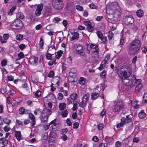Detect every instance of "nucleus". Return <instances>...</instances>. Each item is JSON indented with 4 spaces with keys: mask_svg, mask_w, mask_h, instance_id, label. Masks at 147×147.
Listing matches in <instances>:
<instances>
[{
    "mask_svg": "<svg viewBox=\"0 0 147 147\" xmlns=\"http://www.w3.org/2000/svg\"><path fill=\"white\" fill-rule=\"evenodd\" d=\"M107 10L110 11V13L114 14V17L119 18L121 15V11L117 2H112L107 5Z\"/></svg>",
    "mask_w": 147,
    "mask_h": 147,
    "instance_id": "1",
    "label": "nucleus"
},
{
    "mask_svg": "<svg viewBox=\"0 0 147 147\" xmlns=\"http://www.w3.org/2000/svg\"><path fill=\"white\" fill-rule=\"evenodd\" d=\"M140 42L139 40L136 39L130 43L129 51L132 53H136L140 50Z\"/></svg>",
    "mask_w": 147,
    "mask_h": 147,
    "instance_id": "2",
    "label": "nucleus"
},
{
    "mask_svg": "<svg viewBox=\"0 0 147 147\" xmlns=\"http://www.w3.org/2000/svg\"><path fill=\"white\" fill-rule=\"evenodd\" d=\"M125 103L121 100H117L115 102L113 107V111L114 112H119L124 108Z\"/></svg>",
    "mask_w": 147,
    "mask_h": 147,
    "instance_id": "3",
    "label": "nucleus"
},
{
    "mask_svg": "<svg viewBox=\"0 0 147 147\" xmlns=\"http://www.w3.org/2000/svg\"><path fill=\"white\" fill-rule=\"evenodd\" d=\"M51 111L50 109L45 108L43 110L40 116L41 120L43 122L47 121L49 116L51 114Z\"/></svg>",
    "mask_w": 147,
    "mask_h": 147,
    "instance_id": "4",
    "label": "nucleus"
},
{
    "mask_svg": "<svg viewBox=\"0 0 147 147\" xmlns=\"http://www.w3.org/2000/svg\"><path fill=\"white\" fill-rule=\"evenodd\" d=\"M11 27L14 29H19L23 26V24L22 22L18 18L13 21L11 24Z\"/></svg>",
    "mask_w": 147,
    "mask_h": 147,
    "instance_id": "5",
    "label": "nucleus"
},
{
    "mask_svg": "<svg viewBox=\"0 0 147 147\" xmlns=\"http://www.w3.org/2000/svg\"><path fill=\"white\" fill-rule=\"evenodd\" d=\"M132 115L130 114L127 115L126 118L123 117L121 119V122L120 123H119L117 125V128H120L125 123H128L131 122L132 120Z\"/></svg>",
    "mask_w": 147,
    "mask_h": 147,
    "instance_id": "6",
    "label": "nucleus"
},
{
    "mask_svg": "<svg viewBox=\"0 0 147 147\" xmlns=\"http://www.w3.org/2000/svg\"><path fill=\"white\" fill-rule=\"evenodd\" d=\"M57 119H55L53 120L49 124H47L44 125V127L45 129H49L50 125H51V127H52V129H55L57 127H58L59 125L57 122Z\"/></svg>",
    "mask_w": 147,
    "mask_h": 147,
    "instance_id": "7",
    "label": "nucleus"
},
{
    "mask_svg": "<svg viewBox=\"0 0 147 147\" xmlns=\"http://www.w3.org/2000/svg\"><path fill=\"white\" fill-rule=\"evenodd\" d=\"M118 75L122 80L125 78L129 77V75L127 74V71L125 70L121 71H119L118 73Z\"/></svg>",
    "mask_w": 147,
    "mask_h": 147,
    "instance_id": "8",
    "label": "nucleus"
},
{
    "mask_svg": "<svg viewBox=\"0 0 147 147\" xmlns=\"http://www.w3.org/2000/svg\"><path fill=\"white\" fill-rule=\"evenodd\" d=\"M75 48H79V50H76L75 53L80 54V56H83L84 55V53H83V47L81 45L76 44L75 45Z\"/></svg>",
    "mask_w": 147,
    "mask_h": 147,
    "instance_id": "9",
    "label": "nucleus"
},
{
    "mask_svg": "<svg viewBox=\"0 0 147 147\" xmlns=\"http://www.w3.org/2000/svg\"><path fill=\"white\" fill-rule=\"evenodd\" d=\"M48 129H43L42 130V132L43 133L42 134L41 140L43 142L46 141L48 138V131H47Z\"/></svg>",
    "mask_w": 147,
    "mask_h": 147,
    "instance_id": "10",
    "label": "nucleus"
},
{
    "mask_svg": "<svg viewBox=\"0 0 147 147\" xmlns=\"http://www.w3.org/2000/svg\"><path fill=\"white\" fill-rule=\"evenodd\" d=\"M123 83L124 85L127 86H130L133 84V80H130L129 78H125L122 80Z\"/></svg>",
    "mask_w": 147,
    "mask_h": 147,
    "instance_id": "11",
    "label": "nucleus"
},
{
    "mask_svg": "<svg viewBox=\"0 0 147 147\" xmlns=\"http://www.w3.org/2000/svg\"><path fill=\"white\" fill-rule=\"evenodd\" d=\"M52 4L54 8L57 10H60L63 7V5L62 2L52 3Z\"/></svg>",
    "mask_w": 147,
    "mask_h": 147,
    "instance_id": "12",
    "label": "nucleus"
},
{
    "mask_svg": "<svg viewBox=\"0 0 147 147\" xmlns=\"http://www.w3.org/2000/svg\"><path fill=\"white\" fill-rule=\"evenodd\" d=\"M43 8L42 4H39L37 6L35 11V13L37 16H40L41 14V11Z\"/></svg>",
    "mask_w": 147,
    "mask_h": 147,
    "instance_id": "13",
    "label": "nucleus"
},
{
    "mask_svg": "<svg viewBox=\"0 0 147 147\" xmlns=\"http://www.w3.org/2000/svg\"><path fill=\"white\" fill-rule=\"evenodd\" d=\"M38 61L37 58L32 56L30 57L29 61L30 64L36 66L37 64Z\"/></svg>",
    "mask_w": 147,
    "mask_h": 147,
    "instance_id": "14",
    "label": "nucleus"
},
{
    "mask_svg": "<svg viewBox=\"0 0 147 147\" xmlns=\"http://www.w3.org/2000/svg\"><path fill=\"white\" fill-rule=\"evenodd\" d=\"M74 8V3L72 2H69L67 3L66 6L67 10L69 11H72Z\"/></svg>",
    "mask_w": 147,
    "mask_h": 147,
    "instance_id": "15",
    "label": "nucleus"
},
{
    "mask_svg": "<svg viewBox=\"0 0 147 147\" xmlns=\"http://www.w3.org/2000/svg\"><path fill=\"white\" fill-rule=\"evenodd\" d=\"M125 21L129 24H132L134 22V19L131 16H129L125 17Z\"/></svg>",
    "mask_w": 147,
    "mask_h": 147,
    "instance_id": "16",
    "label": "nucleus"
},
{
    "mask_svg": "<svg viewBox=\"0 0 147 147\" xmlns=\"http://www.w3.org/2000/svg\"><path fill=\"white\" fill-rule=\"evenodd\" d=\"M71 34L72 35V36L70 40L72 41L74 40L78 39L79 38V34L77 32H71Z\"/></svg>",
    "mask_w": 147,
    "mask_h": 147,
    "instance_id": "17",
    "label": "nucleus"
},
{
    "mask_svg": "<svg viewBox=\"0 0 147 147\" xmlns=\"http://www.w3.org/2000/svg\"><path fill=\"white\" fill-rule=\"evenodd\" d=\"M0 141L2 142V144L3 145V146H2L1 147H5V146L8 143V140L7 138H1Z\"/></svg>",
    "mask_w": 147,
    "mask_h": 147,
    "instance_id": "18",
    "label": "nucleus"
},
{
    "mask_svg": "<svg viewBox=\"0 0 147 147\" xmlns=\"http://www.w3.org/2000/svg\"><path fill=\"white\" fill-rule=\"evenodd\" d=\"M15 134L16 139L19 141L22 139L21 136V132L18 131H15Z\"/></svg>",
    "mask_w": 147,
    "mask_h": 147,
    "instance_id": "19",
    "label": "nucleus"
},
{
    "mask_svg": "<svg viewBox=\"0 0 147 147\" xmlns=\"http://www.w3.org/2000/svg\"><path fill=\"white\" fill-rule=\"evenodd\" d=\"M90 47L91 48H94L95 50H94L93 52H95L97 54H98V48L97 45H95L91 44L90 45Z\"/></svg>",
    "mask_w": 147,
    "mask_h": 147,
    "instance_id": "20",
    "label": "nucleus"
},
{
    "mask_svg": "<svg viewBox=\"0 0 147 147\" xmlns=\"http://www.w3.org/2000/svg\"><path fill=\"white\" fill-rule=\"evenodd\" d=\"M55 141L52 139L49 140V145L50 147H55Z\"/></svg>",
    "mask_w": 147,
    "mask_h": 147,
    "instance_id": "21",
    "label": "nucleus"
},
{
    "mask_svg": "<svg viewBox=\"0 0 147 147\" xmlns=\"http://www.w3.org/2000/svg\"><path fill=\"white\" fill-rule=\"evenodd\" d=\"M94 24H90V25H89V26H88L87 27V30H88L90 32H92L94 30Z\"/></svg>",
    "mask_w": 147,
    "mask_h": 147,
    "instance_id": "22",
    "label": "nucleus"
},
{
    "mask_svg": "<svg viewBox=\"0 0 147 147\" xmlns=\"http://www.w3.org/2000/svg\"><path fill=\"white\" fill-rule=\"evenodd\" d=\"M87 105V102L84 100H82V101L79 103V106L82 108H84Z\"/></svg>",
    "mask_w": 147,
    "mask_h": 147,
    "instance_id": "23",
    "label": "nucleus"
},
{
    "mask_svg": "<svg viewBox=\"0 0 147 147\" xmlns=\"http://www.w3.org/2000/svg\"><path fill=\"white\" fill-rule=\"evenodd\" d=\"M146 115V113L143 111H141L138 114V117L140 119H143L145 117Z\"/></svg>",
    "mask_w": 147,
    "mask_h": 147,
    "instance_id": "24",
    "label": "nucleus"
},
{
    "mask_svg": "<svg viewBox=\"0 0 147 147\" xmlns=\"http://www.w3.org/2000/svg\"><path fill=\"white\" fill-rule=\"evenodd\" d=\"M16 6H13L10 9V11L8 12V15L9 16L12 15L13 12L16 9Z\"/></svg>",
    "mask_w": 147,
    "mask_h": 147,
    "instance_id": "25",
    "label": "nucleus"
},
{
    "mask_svg": "<svg viewBox=\"0 0 147 147\" xmlns=\"http://www.w3.org/2000/svg\"><path fill=\"white\" fill-rule=\"evenodd\" d=\"M50 136L51 138H55L56 136V133H55V131L53 130L51 131L50 130Z\"/></svg>",
    "mask_w": 147,
    "mask_h": 147,
    "instance_id": "26",
    "label": "nucleus"
},
{
    "mask_svg": "<svg viewBox=\"0 0 147 147\" xmlns=\"http://www.w3.org/2000/svg\"><path fill=\"white\" fill-rule=\"evenodd\" d=\"M99 96V94L98 93L95 92L93 93H92L91 97L92 99H95Z\"/></svg>",
    "mask_w": 147,
    "mask_h": 147,
    "instance_id": "27",
    "label": "nucleus"
},
{
    "mask_svg": "<svg viewBox=\"0 0 147 147\" xmlns=\"http://www.w3.org/2000/svg\"><path fill=\"white\" fill-rule=\"evenodd\" d=\"M105 139L106 142L108 143H110L113 141V138L112 137H109L106 136Z\"/></svg>",
    "mask_w": 147,
    "mask_h": 147,
    "instance_id": "28",
    "label": "nucleus"
},
{
    "mask_svg": "<svg viewBox=\"0 0 147 147\" xmlns=\"http://www.w3.org/2000/svg\"><path fill=\"white\" fill-rule=\"evenodd\" d=\"M90 95L89 94H86L84 95L82 98V100H84L87 103V101L88 100Z\"/></svg>",
    "mask_w": 147,
    "mask_h": 147,
    "instance_id": "29",
    "label": "nucleus"
},
{
    "mask_svg": "<svg viewBox=\"0 0 147 147\" xmlns=\"http://www.w3.org/2000/svg\"><path fill=\"white\" fill-rule=\"evenodd\" d=\"M137 15L139 17H142L143 15V11L140 9L137 11L136 12Z\"/></svg>",
    "mask_w": 147,
    "mask_h": 147,
    "instance_id": "30",
    "label": "nucleus"
},
{
    "mask_svg": "<svg viewBox=\"0 0 147 147\" xmlns=\"http://www.w3.org/2000/svg\"><path fill=\"white\" fill-rule=\"evenodd\" d=\"M63 51H59L57 52V54L55 56V58L57 59H59L61 56Z\"/></svg>",
    "mask_w": 147,
    "mask_h": 147,
    "instance_id": "31",
    "label": "nucleus"
},
{
    "mask_svg": "<svg viewBox=\"0 0 147 147\" xmlns=\"http://www.w3.org/2000/svg\"><path fill=\"white\" fill-rule=\"evenodd\" d=\"M40 41L39 43V45L40 49H42V47L43 46L44 43L43 39L42 38H40Z\"/></svg>",
    "mask_w": 147,
    "mask_h": 147,
    "instance_id": "32",
    "label": "nucleus"
},
{
    "mask_svg": "<svg viewBox=\"0 0 147 147\" xmlns=\"http://www.w3.org/2000/svg\"><path fill=\"white\" fill-rule=\"evenodd\" d=\"M106 63L105 61H102L100 67H98V69L100 70L103 69V67L105 66Z\"/></svg>",
    "mask_w": 147,
    "mask_h": 147,
    "instance_id": "33",
    "label": "nucleus"
},
{
    "mask_svg": "<svg viewBox=\"0 0 147 147\" xmlns=\"http://www.w3.org/2000/svg\"><path fill=\"white\" fill-rule=\"evenodd\" d=\"M134 79L136 80L135 82L136 84L137 85H142L141 84V79H138L136 80L135 76H134Z\"/></svg>",
    "mask_w": 147,
    "mask_h": 147,
    "instance_id": "34",
    "label": "nucleus"
},
{
    "mask_svg": "<svg viewBox=\"0 0 147 147\" xmlns=\"http://www.w3.org/2000/svg\"><path fill=\"white\" fill-rule=\"evenodd\" d=\"M143 102L145 103L147 102V92L144 93L143 96L142 102Z\"/></svg>",
    "mask_w": 147,
    "mask_h": 147,
    "instance_id": "35",
    "label": "nucleus"
},
{
    "mask_svg": "<svg viewBox=\"0 0 147 147\" xmlns=\"http://www.w3.org/2000/svg\"><path fill=\"white\" fill-rule=\"evenodd\" d=\"M125 86L124 85H120L118 87L119 90L120 92H123L125 90V88H124Z\"/></svg>",
    "mask_w": 147,
    "mask_h": 147,
    "instance_id": "36",
    "label": "nucleus"
},
{
    "mask_svg": "<svg viewBox=\"0 0 147 147\" xmlns=\"http://www.w3.org/2000/svg\"><path fill=\"white\" fill-rule=\"evenodd\" d=\"M65 107V104L63 103L60 104L59 106V109L61 110H64Z\"/></svg>",
    "mask_w": 147,
    "mask_h": 147,
    "instance_id": "37",
    "label": "nucleus"
},
{
    "mask_svg": "<svg viewBox=\"0 0 147 147\" xmlns=\"http://www.w3.org/2000/svg\"><path fill=\"white\" fill-rule=\"evenodd\" d=\"M73 102L74 103L73 104V107L72 108V110L73 111H75L77 109V101H73Z\"/></svg>",
    "mask_w": 147,
    "mask_h": 147,
    "instance_id": "38",
    "label": "nucleus"
},
{
    "mask_svg": "<svg viewBox=\"0 0 147 147\" xmlns=\"http://www.w3.org/2000/svg\"><path fill=\"white\" fill-rule=\"evenodd\" d=\"M54 53L51 54L48 52L47 53L46 55V58L48 60H50L52 59V55H53Z\"/></svg>",
    "mask_w": 147,
    "mask_h": 147,
    "instance_id": "39",
    "label": "nucleus"
},
{
    "mask_svg": "<svg viewBox=\"0 0 147 147\" xmlns=\"http://www.w3.org/2000/svg\"><path fill=\"white\" fill-rule=\"evenodd\" d=\"M79 83L80 84L83 85L85 83V79L83 78H80L79 81Z\"/></svg>",
    "mask_w": 147,
    "mask_h": 147,
    "instance_id": "40",
    "label": "nucleus"
},
{
    "mask_svg": "<svg viewBox=\"0 0 147 147\" xmlns=\"http://www.w3.org/2000/svg\"><path fill=\"white\" fill-rule=\"evenodd\" d=\"M41 92L38 90L36 91L35 93V95L36 97H39L41 95Z\"/></svg>",
    "mask_w": 147,
    "mask_h": 147,
    "instance_id": "41",
    "label": "nucleus"
},
{
    "mask_svg": "<svg viewBox=\"0 0 147 147\" xmlns=\"http://www.w3.org/2000/svg\"><path fill=\"white\" fill-rule=\"evenodd\" d=\"M68 114V112L66 109L65 110L62 112L61 113V115L62 117H66Z\"/></svg>",
    "mask_w": 147,
    "mask_h": 147,
    "instance_id": "42",
    "label": "nucleus"
},
{
    "mask_svg": "<svg viewBox=\"0 0 147 147\" xmlns=\"http://www.w3.org/2000/svg\"><path fill=\"white\" fill-rule=\"evenodd\" d=\"M54 72L53 71L51 70L49 72L48 74V76L50 78H52L54 76Z\"/></svg>",
    "mask_w": 147,
    "mask_h": 147,
    "instance_id": "43",
    "label": "nucleus"
},
{
    "mask_svg": "<svg viewBox=\"0 0 147 147\" xmlns=\"http://www.w3.org/2000/svg\"><path fill=\"white\" fill-rule=\"evenodd\" d=\"M77 96V94L76 93H74L70 95V97L71 99L74 100L76 98Z\"/></svg>",
    "mask_w": 147,
    "mask_h": 147,
    "instance_id": "44",
    "label": "nucleus"
},
{
    "mask_svg": "<svg viewBox=\"0 0 147 147\" xmlns=\"http://www.w3.org/2000/svg\"><path fill=\"white\" fill-rule=\"evenodd\" d=\"M18 56L19 57L18 59H21L23 58L24 57V54L22 52H21L20 53L18 54Z\"/></svg>",
    "mask_w": 147,
    "mask_h": 147,
    "instance_id": "45",
    "label": "nucleus"
},
{
    "mask_svg": "<svg viewBox=\"0 0 147 147\" xmlns=\"http://www.w3.org/2000/svg\"><path fill=\"white\" fill-rule=\"evenodd\" d=\"M24 36L23 35L19 34L16 36V39L17 40H20L22 39Z\"/></svg>",
    "mask_w": 147,
    "mask_h": 147,
    "instance_id": "46",
    "label": "nucleus"
},
{
    "mask_svg": "<svg viewBox=\"0 0 147 147\" xmlns=\"http://www.w3.org/2000/svg\"><path fill=\"white\" fill-rule=\"evenodd\" d=\"M61 20V19L58 17H55L53 19V21L55 23H58Z\"/></svg>",
    "mask_w": 147,
    "mask_h": 147,
    "instance_id": "47",
    "label": "nucleus"
},
{
    "mask_svg": "<svg viewBox=\"0 0 147 147\" xmlns=\"http://www.w3.org/2000/svg\"><path fill=\"white\" fill-rule=\"evenodd\" d=\"M113 33L111 31H109L108 34V36L109 39L111 40L113 37Z\"/></svg>",
    "mask_w": 147,
    "mask_h": 147,
    "instance_id": "48",
    "label": "nucleus"
},
{
    "mask_svg": "<svg viewBox=\"0 0 147 147\" xmlns=\"http://www.w3.org/2000/svg\"><path fill=\"white\" fill-rule=\"evenodd\" d=\"M110 55H107L105 57V59L103 61H105V62L107 63L109 60L110 59Z\"/></svg>",
    "mask_w": 147,
    "mask_h": 147,
    "instance_id": "49",
    "label": "nucleus"
},
{
    "mask_svg": "<svg viewBox=\"0 0 147 147\" xmlns=\"http://www.w3.org/2000/svg\"><path fill=\"white\" fill-rule=\"evenodd\" d=\"M83 23L85 25L87 26H89V25H90V24H92L90 21H84L83 22Z\"/></svg>",
    "mask_w": 147,
    "mask_h": 147,
    "instance_id": "50",
    "label": "nucleus"
},
{
    "mask_svg": "<svg viewBox=\"0 0 147 147\" xmlns=\"http://www.w3.org/2000/svg\"><path fill=\"white\" fill-rule=\"evenodd\" d=\"M3 121L7 125H9L11 122V120L6 118H4Z\"/></svg>",
    "mask_w": 147,
    "mask_h": 147,
    "instance_id": "51",
    "label": "nucleus"
},
{
    "mask_svg": "<svg viewBox=\"0 0 147 147\" xmlns=\"http://www.w3.org/2000/svg\"><path fill=\"white\" fill-rule=\"evenodd\" d=\"M76 8L78 10L80 11H83V7L80 5H77L76 6Z\"/></svg>",
    "mask_w": 147,
    "mask_h": 147,
    "instance_id": "52",
    "label": "nucleus"
},
{
    "mask_svg": "<svg viewBox=\"0 0 147 147\" xmlns=\"http://www.w3.org/2000/svg\"><path fill=\"white\" fill-rule=\"evenodd\" d=\"M96 34L99 38L100 39L102 38V34L100 31H97L96 32Z\"/></svg>",
    "mask_w": 147,
    "mask_h": 147,
    "instance_id": "53",
    "label": "nucleus"
},
{
    "mask_svg": "<svg viewBox=\"0 0 147 147\" xmlns=\"http://www.w3.org/2000/svg\"><path fill=\"white\" fill-rule=\"evenodd\" d=\"M29 116L30 119L32 120V121L35 120V117L32 113H29Z\"/></svg>",
    "mask_w": 147,
    "mask_h": 147,
    "instance_id": "54",
    "label": "nucleus"
},
{
    "mask_svg": "<svg viewBox=\"0 0 147 147\" xmlns=\"http://www.w3.org/2000/svg\"><path fill=\"white\" fill-rule=\"evenodd\" d=\"M22 122L19 120L16 119V125H22Z\"/></svg>",
    "mask_w": 147,
    "mask_h": 147,
    "instance_id": "55",
    "label": "nucleus"
},
{
    "mask_svg": "<svg viewBox=\"0 0 147 147\" xmlns=\"http://www.w3.org/2000/svg\"><path fill=\"white\" fill-rule=\"evenodd\" d=\"M0 91L1 93L3 94H5L7 91L6 88H1L0 89Z\"/></svg>",
    "mask_w": 147,
    "mask_h": 147,
    "instance_id": "56",
    "label": "nucleus"
},
{
    "mask_svg": "<svg viewBox=\"0 0 147 147\" xmlns=\"http://www.w3.org/2000/svg\"><path fill=\"white\" fill-rule=\"evenodd\" d=\"M25 111L24 109L22 107L20 108L19 109V113L21 114H23L24 113Z\"/></svg>",
    "mask_w": 147,
    "mask_h": 147,
    "instance_id": "57",
    "label": "nucleus"
},
{
    "mask_svg": "<svg viewBox=\"0 0 147 147\" xmlns=\"http://www.w3.org/2000/svg\"><path fill=\"white\" fill-rule=\"evenodd\" d=\"M142 87V85H137L135 87V91H138L140 90Z\"/></svg>",
    "mask_w": 147,
    "mask_h": 147,
    "instance_id": "58",
    "label": "nucleus"
},
{
    "mask_svg": "<svg viewBox=\"0 0 147 147\" xmlns=\"http://www.w3.org/2000/svg\"><path fill=\"white\" fill-rule=\"evenodd\" d=\"M63 95L61 93H59L58 94V98L59 100H61L63 98Z\"/></svg>",
    "mask_w": 147,
    "mask_h": 147,
    "instance_id": "59",
    "label": "nucleus"
},
{
    "mask_svg": "<svg viewBox=\"0 0 147 147\" xmlns=\"http://www.w3.org/2000/svg\"><path fill=\"white\" fill-rule=\"evenodd\" d=\"M1 64L2 66H4L7 64V62L5 60H3L1 63Z\"/></svg>",
    "mask_w": 147,
    "mask_h": 147,
    "instance_id": "60",
    "label": "nucleus"
},
{
    "mask_svg": "<svg viewBox=\"0 0 147 147\" xmlns=\"http://www.w3.org/2000/svg\"><path fill=\"white\" fill-rule=\"evenodd\" d=\"M21 80L22 82H24L27 80V78L25 76H22L21 77Z\"/></svg>",
    "mask_w": 147,
    "mask_h": 147,
    "instance_id": "61",
    "label": "nucleus"
},
{
    "mask_svg": "<svg viewBox=\"0 0 147 147\" xmlns=\"http://www.w3.org/2000/svg\"><path fill=\"white\" fill-rule=\"evenodd\" d=\"M7 80L9 81H13V77L11 76L10 75L7 77Z\"/></svg>",
    "mask_w": 147,
    "mask_h": 147,
    "instance_id": "62",
    "label": "nucleus"
},
{
    "mask_svg": "<svg viewBox=\"0 0 147 147\" xmlns=\"http://www.w3.org/2000/svg\"><path fill=\"white\" fill-rule=\"evenodd\" d=\"M91 9H96L97 7L94 4H91L89 5Z\"/></svg>",
    "mask_w": 147,
    "mask_h": 147,
    "instance_id": "63",
    "label": "nucleus"
},
{
    "mask_svg": "<svg viewBox=\"0 0 147 147\" xmlns=\"http://www.w3.org/2000/svg\"><path fill=\"white\" fill-rule=\"evenodd\" d=\"M9 92L10 94L12 95L16 93V92L12 89H10Z\"/></svg>",
    "mask_w": 147,
    "mask_h": 147,
    "instance_id": "64",
    "label": "nucleus"
}]
</instances>
